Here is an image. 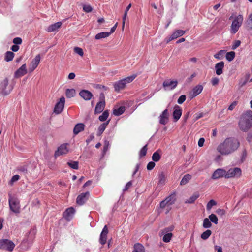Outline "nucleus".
I'll return each mask as SVG.
<instances>
[{"instance_id": "f257e3e1", "label": "nucleus", "mask_w": 252, "mask_h": 252, "mask_svg": "<svg viewBox=\"0 0 252 252\" xmlns=\"http://www.w3.org/2000/svg\"><path fill=\"white\" fill-rule=\"evenodd\" d=\"M240 145L238 139L234 137H228L218 146L217 150L221 155H228L236 151Z\"/></svg>"}, {"instance_id": "f03ea898", "label": "nucleus", "mask_w": 252, "mask_h": 252, "mask_svg": "<svg viewBox=\"0 0 252 252\" xmlns=\"http://www.w3.org/2000/svg\"><path fill=\"white\" fill-rule=\"evenodd\" d=\"M240 129L244 132L248 131L252 127V111L248 110L240 116L238 123Z\"/></svg>"}, {"instance_id": "7ed1b4c3", "label": "nucleus", "mask_w": 252, "mask_h": 252, "mask_svg": "<svg viewBox=\"0 0 252 252\" xmlns=\"http://www.w3.org/2000/svg\"><path fill=\"white\" fill-rule=\"evenodd\" d=\"M136 74H133L118 81L113 83L114 90L116 92H119L120 91L125 89L126 88V84L131 83L136 77Z\"/></svg>"}, {"instance_id": "20e7f679", "label": "nucleus", "mask_w": 252, "mask_h": 252, "mask_svg": "<svg viewBox=\"0 0 252 252\" xmlns=\"http://www.w3.org/2000/svg\"><path fill=\"white\" fill-rule=\"evenodd\" d=\"M8 202L10 210L16 214L19 213L20 205L19 200L9 194Z\"/></svg>"}, {"instance_id": "39448f33", "label": "nucleus", "mask_w": 252, "mask_h": 252, "mask_svg": "<svg viewBox=\"0 0 252 252\" xmlns=\"http://www.w3.org/2000/svg\"><path fill=\"white\" fill-rule=\"evenodd\" d=\"M243 16L241 14L235 18L231 26L230 32L231 33L235 34L237 32L243 23Z\"/></svg>"}, {"instance_id": "423d86ee", "label": "nucleus", "mask_w": 252, "mask_h": 252, "mask_svg": "<svg viewBox=\"0 0 252 252\" xmlns=\"http://www.w3.org/2000/svg\"><path fill=\"white\" fill-rule=\"evenodd\" d=\"M15 247V244L11 240L7 239H2L0 240V249L12 252Z\"/></svg>"}, {"instance_id": "0eeeda50", "label": "nucleus", "mask_w": 252, "mask_h": 252, "mask_svg": "<svg viewBox=\"0 0 252 252\" xmlns=\"http://www.w3.org/2000/svg\"><path fill=\"white\" fill-rule=\"evenodd\" d=\"M242 175V170L239 167L230 168L226 171L225 178H239Z\"/></svg>"}, {"instance_id": "6e6552de", "label": "nucleus", "mask_w": 252, "mask_h": 252, "mask_svg": "<svg viewBox=\"0 0 252 252\" xmlns=\"http://www.w3.org/2000/svg\"><path fill=\"white\" fill-rule=\"evenodd\" d=\"M65 104V98L62 96L60 98L59 101H58L55 105L54 112L56 114H60L63 110Z\"/></svg>"}, {"instance_id": "1a4fd4ad", "label": "nucleus", "mask_w": 252, "mask_h": 252, "mask_svg": "<svg viewBox=\"0 0 252 252\" xmlns=\"http://www.w3.org/2000/svg\"><path fill=\"white\" fill-rule=\"evenodd\" d=\"M185 33V31L182 30H176L173 32L172 35L168 38H166L165 39L166 42L167 43H168L171 41L182 36Z\"/></svg>"}, {"instance_id": "9d476101", "label": "nucleus", "mask_w": 252, "mask_h": 252, "mask_svg": "<svg viewBox=\"0 0 252 252\" xmlns=\"http://www.w3.org/2000/svg\"><path fill=\"white\" fill-rule=\"evenodd\" d=\"M41 57L40 54L37 55L32 60L29 67V71L30 72L33 71L38 66L40 63Z\"/></svg>"}, {"instance_id": "9b49d317", "label": "nucleus", "mask_w": 252, "mask_h": 252, "mask_svg": "<svg viewBox=\"0 0 252 252\" xmlns=\"http://www.w3.org/2000/svg\"><path fill=\"white\" fill-rule=\"evenodd\" d=\"M68 144H63L58 148L57 151L55 152V157H57L61 155L66 154L68 152L67 147Z\"/></svg>"}, {"instance_id": "f8f14e48", "label": "nucleus", "mask_w": 252, "mask_h": 252, "mask_svg": "<svg viewBox=\"0 0 252 252\" xmlns=\"http://www.w3.org/2000/svg\"><path fill=\"white\" fill-rule=\"evenodd\" d=\"M90 196L89 192L82 193L79 195L76 199V203L79 205H83L88 199Z\"/></svg>"}, {"instance_id": "ddd939ff", "label": "nucleus", "mask_w": 252, "mask_h": 252, "mask_svg": "<svg viewBox=\"0 0 252 252\" xmlns=\"http://www.w3.org/2000/svg\"><path fill=\"white\" fill-rule=\"evenodd\" d=\"M226 174V171L223 168H218L216 169L213 173L211 178L213 179H217L222 177H225Z\"/></svg>"}, {"instance_id": "4468645a", "label": "nucleus", "mask_w": 252, "mask_h": 252, "mask_svg": "<svg viewBox=\"0 0 252 252\" xmlns=\"http://www.w3.org/2000/svg\"><path fill=\"white\" fill-rule=\"evenodd\" d=\"M178 82L176 80H170L169 79L165 80L163 83V86L166 90L169 89L173 90L176 87Z\"/></svg>"}, {"instance_id": "2eb2a0df", "label": "nucleus", "mask_w": 252, "mask_h": 252, "mask_svg": "<svg viewBox=\"0 0 252 252\" xmlns=\"http://www.w3.org/2000/svg\"><path fill=\"white\" fill-rule=\"evenodd\" d=\"M160 124L165 125L169 120V113L168 109H165L159 117Z\"/></svg>"}, {"instance_id": "dca6fc26", "label": "nucleus", "mask_w": 252, "mask_h": 252, "mask_svg": "<svg viewBox=\"0 0 252 252\" xmlns=\"http://www.w3.org/2000/svg\"><path fill=\"white\" fill-rule=\"evenodd\" d=\"M27 73V70L26 68V64H24L15 71L14 73V77L15 78H18L24 76Z\"/></svg>"}, {"instance_id": "f3484780", "label": "nucleus", "mask_w": 252, "mask_h": 252, "mask_svg": "<svg viewBox=\"0 0 252 252\" xmlns=\"http://www.w3.org/2000/svg\"><path fill=\"white\" fill-rule=\"evenodd\" d=\"M182 114V108L179 106L176 105L174 106V111L173 113V116L175 121H177L180 118Z\"/></svg>"}, {"instance_id": "a211bd4d", "label": "nucleus", "mask_w": 252, "mask_h": 252, "mask_svg": "<svg viewBox=\"0 0 252 252\" xmlns=\"http://www.w3.org/2000/svg\"><path fill=\"white\" fill-rule=\"evenodd\" d=\"M79 95L85 100H90L93 96L92 93L86 90L81 91L79 93Z\"/></svg>"}, {"instance_id": "6ab92c4d", "label": "nucleus", "mask_w": 252, "mask_h": 252, "mask_svg": "<svg viewBox=\"0 0 252 252\" xmlns=\"http://www.w3.org/2000/svg\"><path fill=\"white\" fill-rule=\"evenodd\" d=\"M224 67V63L221 61L215 64V69L216 73L218 75H220L223 73V69Z\"/></svg>"}, {"instance_id": "aec40b11", "label": "nucleus", "mask_w": 252, "mask_h": 252, "mask_svg": "<svg viewBox=\"0 0 252 252\" xmlns=\"http://www.w3.org/2000/svg\"><path fill=\"white\" fill-rule=\"evenodd\" d=\"M75 213V210L73 207H70L66 209L63 213L64 218L67 220H70Z\"/></svg>"}, {"instance_id": "412c9836", "label": "nucleus", "mask_w": 252, "mask_h": 252, "mask_svg": "<svg viewBox=\"0 0 252 252\" xmlns=\"http://www.w3.org/2000/svg\"><path fill=\"white\" fill-rule=\"evenodd\" d=\"M203 88V86L201 85H198L194 87L192 89V92L190 93L191 98L200 94L202 91Z\"/></svg>"}, {"instance_id": "4be33fe9", "label": "nucleus", "mask_w": 252, "mask_h": 252, "mask_svg": "<svg viewBox=\"0 0 252 252\" xmlns=\"http://www.w3.org/2000/svg\"><path fill=\"white\" fill-rule=\"evenodd\" d=\"M105 106V101H100L98 102L95 106L94 113L95 114L100 113L103 111Z\"/></svg>"}, {"instance_id": "5701e85b", "label": "nucleus", "mask_w": 252, "mask_h": 252, "mask_svg": "<svg viewBox=\"0 0 252 252\" xmlns=\"http://www.w3.org/2000/svg\"><path fill=\"white\" fill-rule=\"evenodd\" d=\"M85 125L82 123L76 124L73 129V133L75 135L78 134L79 132L84 130Z\"/></svg>"}, {"instance_id": "b1692460", "label": "nucleus", "mask_w": 252, "mask_h": 252, "mask_svg": "<svg viewBox=\"0 0 252 252\" xmlns=\"http://www.w3.org/2000/svg\"><path fill=\"white\" fill-rule=\"evenodd\" d=\"M62 22H58L49 26L47 28V31L49 32H54L60 28L62 26Z\"/></svg>"}, {"instance_id": "393cba45", "label": "nucleus", "mask_w": 252, "mask_h": 252, "mask_svg": "<svg viewBox=\"0 0 252 252\" xmlns=\"http://www.w3.org/2000/svg\"><path fill=\"white\" fill-rule=\"evenodd\" d=\"M132 252H145V249L142 244L137 243L134 245Z\"/></svg>"}, {"instance_id": "a878e982", "label": "nucleus", "mask_w": 252, "mask_h": 252, "mask_svg": "<svg viewBox=\"0 0 252 252\" xmlns=\"http://www.w3.org/2000/svg\"><path fill=\"white\" fill-rule=\"evenodd\" d=\"M166 201L168 203V205L173 204L176 201V194L173 193L167 197L165 199Z\"/></svg>"}, {"instance_id": "bb28decb", "label": "nucleus", "mask_w": 252, "mask_h": 252, "mask_svg": "<svg viewBox=\"0 0 252 252\" xmlns=\"http://www.w3.org/2000/svg\"><path fill=\"white\" fill-rule=\"evenodd\" d=\"M125 111V107L124 106H121L118 108L114 109L113 113L114 115L118 116L122 115Z\"/></svg>"}, {"instance_id": "cd10ccee", "label": "nucleus", "mask_w": 252, "mask_h": 252, "mask_svg": "<svg viewBox=\"0 0 252 252\" xmlns=\"http://www.w3.org/2000/svg\"><path fill=\"white\" fill-rule=\"evenodd\" d=\"M110 35V33L108 32H101L96 34L95 38L96 40L101 39L108 37Z\"/></svg>"}, {"instance_id": "c85d7f7f", "label": "nucleus", "mask_w": 252, "mask_h": 252, "mask_svg": "<svg viewBox=\"0 0 252 252\" xmlns=\"http://www.w3.org/2000/svg\"><path fill=\"white\" fill-rule=\"evenodd\" d=\"M199 194L198 192L194 193L191 196L185 201L186 203H193L198 197Z\"/></svg>"}, {"instance_id": "c756f323", "label": "nucleus", "mask_w": 252, "mask_h": 252, "mask_svg": "<svg viewBox=\"0 0 252 252\" xmlns=\"http://www.w3.org/2000/svg\"><path fill=\"white\" fill-rule=\"evenodd\" d=\"M14 53L11 51H7L4 56V60L6 62H9L13 60L14 57Z\"/></svg>"}, {"instance_id": "7c9ffc66", "label": "nucleus", "mask_w": 252, "mask_h": 252, "mask_svg": "<svg viewBox=\"0 0 252 252\" xmlns=\"http://www.w3.org/2000/svg\"><path fill=\"white\" fill-rule=\"evenodd\" d=\"M76 92L74 89H67L65 91V95L67 98H71L75 95Z\"/></svg>"}, {"instance_id": "2f4dec72", "label": "nucleus", "mask_w": 252, "mask_h": 252, "mask_svg": "<svg viewBox=\"0 0 252 252\" xmlns=\"http://www.w3.org/2000/svg\"><path fill=\"white\" fill-rule=\"evenodd\" d=\"M110 122V120L107 121L106 122H104L102 123L99 127H98V135H101L103 131L105 130L106 127H107V125H108L109 123Z\"/></svg>"}, {"instance_id": "473e14b6", "label": "nucleus", "mask_w": 252, "mask_h": 252, "mask_svg": "<svg viewBox=\"0 0 252 252\" xmlns=\"http://www.w3.org/2000/svg\"><path fill=\"white\" fill-rule=\"evenodd\" d=\"M152 158L154 162H158L159 161L161 158V155L158 151H157L153 154Z\"/></svg>"}, {"instance_id": "72a5a7b5", "label": "nucleus", "mask_w": 252, "mask_h": 252, "mask_svg": "<svg viewBox=\"0 0 252 252\" xmlns=\"http://www.w3.org/2000/svg\"><path fill=\"white\" fill-rule=\"evenodd\" d=\"M191 177V175L189 174H186L184 175L180 182V185H184L186 184L190 180Z\"/></svg>"}, {"instance_id": "f704fd0d", "label": "nucleus", "mask_w": 252, "mask_h": 252, "mask_svg": "<svg viewBox=\"0 0 252 252\" xmlns=\"http://www.w3.org/2000/svg\"><path fill=\"white\" fill-rule=\"evenodd\" d=\"M225 57L227 61L231 62L234 59L235 57V53L234 51L227 52Z\"/></svg>"}, {"instance_id": "c9c22d12", "label": "nucleus", "mask_w": 252, "mask_h": 252, "mask_svg": "<svg viewBox=\"0 0 252 252\" xmlns=\"http://www.w3.org/2000/svg\"><path fill=\"white\" fill-rule=\"evenodd\" d=\"M109 116V112L108 110L104 111L102 115L99 116V120L101 122H104L107 120Z\"/></svg>"}, {"instance_id": "e433bc0d", "label": "nucleus", "mask_w": 252, "mask_h": 252, "mask_svg": "<svg viewBox=\"0 0 252 252\" xmlns=\"http://www.w3.org/2000/svg\"><path fill=\"white\" fill-rule=\"evenodd\" d=\"M212 234V231L210 230L207 229L201 235V238L203 240L207 239Z\"/></svg>"}, {"instance_id": "4c0bfd02", "label": "nucleus", "mask_w": 252, "mask_h": 252, "mask_svg": "<svg viewBox=\"0 0 252 252\" xmlns=\"http://www.w3.org/2000/svg\"><path fill=\"white\" fill-rule=\"evenodd\" d=\"M67 164L72 169H78V162L74 161H70L67 163Z\"/></svg>"}, {"instance_id": "58836bf2", "label": "nucleus", "mask_w": 252, "mask_h": 252, "mask_svg": "<svg viewBox=\"0 0 252 252\" xmlns=\"http://www.w3.org/2000/svg\"><path fill=\"white\" fill-rule=\"evenodd\" d=\"M225 53V50H221L219 51L217 53L215 54L214 55V57L215 59H217L218 60H221L222 59Z\"/></svg>"}, {"instance_id": "ea45409f", "label": "nucleus", "mask_w": 252, "mask_h": 252, "mask_svg": "<svg viewBox=\"0 0 252 252\" xmlns=\"http://www.w3.org/2000/svg\"><path fill=\"white\" fill-rule=\"evenodd\" d=\"M131 4L130 3L128 5V6L126 7V9L124 15L123 17V29L124 28V26H125V22H126V18L127 16V12L128 11L129 9L131 8Z\"/></svg>"}, {"instance_id": "a19ab883", "label": "nucleus", "mask_w": 252, "mask_h": 252, "mask_svg": "<svg viewBox=\"0 0 252 252\" xmlns=\"http://www.w3.org/2000/svg\"><path fill=\"white\" fill-rule=\"evenodd\" d=\"M212 226V223L208 218H205L203 220V227L204 228H209Z\"/></svg>"}, {"instance_id": "79ce46f5", "label": "nucleus", "mask_w": 252, "mask_h": 252, "mask_svg": "<svg viewBox=\"0 0 252 252\" xmlns=\"http://www.w3.org/2000/svg\"><path fill=\"white\" fill-rule=\"evenodd\" d=\"M107 238V234H103L101 233L100 238H99V242L102 245H104L106 243Z\"/></svg>"}, {"instance_id": "37998d69", "label": "nucleus", "mask_w": 252, "mask_h": 252, "mask_svg": "<svg viewBox=\"0 0 252 252\" xmlns=\"http://www.w3.org/2000/svg\"><path fill=\"white\" fill-rule=\"evenodd\" d=\"M172 236H173V234L171 232L168 233L167 234H165L163 236L162 240L164 242H166V243L169 242L171 240Z\"/></svg>"}, {"instance_id": "c03bdc74", "label": "nucleus", "mask_w": 252, "mask_h": 252, "mask_svg": "<svg viewBox=\"0 0 252 252\" xmlns=\"http://www.w3.org/2000/svg\"><path fill=\"white\" fill-rule=\"evenodd\" d=\"M209 220H210L211 222L217 224L218 223V219L216 215L214 214H211L209 216Z\"/></svg>"}, {"instance_id": "a18cd8bd", "label": "nucleus", "mask_w": 252, "mask_h": 252, "mask_svg": "<svg viewBox=\"0 0 252 252\" xmlns=\"http://www.w3.org/2000/svg\"><path fill=\"white\" fill-rule=\"evenodd\" d=\"M166 176L162 172L159 175V184H164L166 181Z\"/></svg>"}, {"instance_id": "49530a36", "label": "nucleus", "mask_w": 252, "mask_h": 252, "mask_svg": "<svg viewBox=\"0 0 252 252\" xmlns=\"http://www.w3.org/2000/svg\"><path fill=\"white\" fill-rule=\"evenodd\" d=\"M147 151V145H145L144 146L142 147L139 152V156L140 158L144 157L146 154Z\"/></svg>"}, {"instance_id": "de8ad7c7", "label": "nucleus", "mask_w": 252, "mask_h": 252, "mask_svg": "<svg viewBox=\"0 0 252 252\" xmlns=\"http://www.w3.org/2000/svg\"><path fill=\"white\" fill-rule=\"evenodd\" d=\"M216 205V201H214V200H211L208 202L206 205V209L207 210H210L213 206H215Z\"/></svg>"}, {"instance_id": "09e8293b", "label": "nucleus", "mask_w": 252, "mask_h": 252, "mask_svg": "<svg viewBox=\"0 0 252 252\" xmlns=\"http://www.w3.org/2000/svg\"><path fill=\"white\" fill-rule=\"evenodd\" d=\"M83 10L85 12L89 13L92 11L93 8L90 5L85 4L83 6Z\"/></svg>"}, {"instance_id": "8fccbe9b", "label": "nucleus", "mask_w": 252, "mask_h": 252, "mask_svg": "<svg viewBox=\"0 0 252 252\" xmlns=\"http://www.w3.org/2000/svg\"><path fill=\"white\" fill-rule=\"evenodd\" d=\"M247 27L251 29H252V14H251L247 21Z\"/></svg>"}, {"instance_id": "3c124183", "label": "nucleus", "mask_w": 252, "mask_h": 252, "mask_svg": "<svg viewBox=\"0 0 252 252\" xmlns=\"http://www.w3.org/2000/svg\"><path fill=\"white\" fill-rule=\"evenodd\" d=\"M18 170L23 173L24 174H26L28 173L27 166L26 165L19 167Z\"/></svg>"}, {"instance_id": "603ef678", "label": "nucleus", "mask_w": 252, "mask_h": 252, "mask_svg": "<svg viewBox=\"0 0 252 252\" xmlns=\"http://www.w3.org/2000/svg\"><path fill=\"white\" fill-rule=\"evenodd\" d=\"M74 51L76 53L78 54L80 56H83V54H84L83 51V50L81 48H79L78 47H75L74 48Z\"/></svg>"}, {"instance_id": "864d4df0", "label": "nucleus", "mask_w": 252, "mask_h": 252, "mask_svg": "<svg viewBox=\"0 0 252 252\" xmlns=\"http://www.w3.org/2000/svg\"><path fill=\"white\" fill-rule=\"evenodd\" d=\"M186 99V96L185 94L181 95L177 100V102L179 104H182Z\"/></svg>"}, {"instance_id": "5fc2aeb1", "label": "nucleus", "mask_w": 252, "mask_h": 252, "mask_svg": "<svg viewBox=\"0 0 252 252\" xmlns=\"http://www.w3.org/2000/svg\"><path fill=\"white\" fill-rule=\"evenodd\" d=\"M155 166V162L153 161H150L148 163L147 165V169L148 170H151L154 168Z\"/></svg>"}, {"instance_id": "6e6d98bb", "label": "nucleus", "mask_w": 252, "mask_h": 252, "mask_svg": "<svg viewBox=\"0 0 252 252\" xmlns=\"http://www.w3.org/2000/svg\"><path fill=\"white\" fill-rule=\"evenodd\" d=\"M22 42V40L20 37H15L13 40V43L16 45L21 44Z\"/></svg>"}, {"instance_id": "4d7b16f0", "label": "nucleus", "mask_w": 252, "mask_h": 252, "mask_svg": "<svg viewBox=\"0 0 252 252\" xmlns=\"http://www.w3.org/2000/svg\"><path fill=\"white\" fill-rule=\"evenodd\" d=\"M211 82L213 86H216L218 84L219 82V79L217 77H213Z\"/></svg>"}, {"instance_id": "13d9d810", "label": "nucleus", "mask_w": 252, "mask_h": 252, "mask_svg": "<svg viewBox=\"0 0 252 252\" xmlns=\"http://www.w3.org/2000/svg\"><path fill=\"white\" fill-rule=\"evenodd\" d=\"M241 44V41L240 40H235L232 46V49L235 50L237 48H238Z\"/></svg>"}, {"instance_id": "bf43d9fd", "label": "nucleus", "mask_w": 252, "mask_h": 252, "mask_svg": "<svg viewBox=\"0 0 252 252\" xmlns=\"http://www.w3.org/2000/svg\"><path fill=\"white\" fill-rule=\"evenodd\" d=\"M216 213L219 216H222L223 215H225V211L223 209H218L216 211Z\"/></svg>"}, {"instance_id": "052dcab7", "label": "nucleus", "mask_w": 252, "mask_h": 252, "mask_svg": "<svg viewBox=\"0 0 252 252\" xmlns=\"http://www.w3.org/2000/svg\"><path fill=\"white\" fill-rule=\"evenodd\" d=\"M247 140L249 143H251L252 140V131H249L247 136L246 138Z\"/></svg>"}, {"instance_id": "680f3d73", "label": "nucleus", "mask_w": 252, "mask_h": 252, "mask_svg": "<svg viewBox=\"0 0 252 252\" xmlns=\"http://www.w3.org/2000/svg\"><path fill=\"white\" fill-rule=\"evenodd\" d=\"M132 186V182L131 181L128 182L126 184L125 188L123 189L124 191L127 190Z\"/></svg>"}, {"instance_id": "e2e57ef3", "label": "nucleus", "mask_w": 252, "mask_h": 252, "mask_svg": "<svg viewBox=\"0 0 252 252\" xmlns=\"http://www.w3.org/2000/svg\"><path fill=\"white\" fill-rule=\"evenodd\" d=\"M168 205V203L166 201V200L162 201L160 203V207L161 208H164L166 206Z\"/></svg>"}, {"instance_id": "0e129e2a", "label": "nucleus", "mask_w": 252, "mask_h": 252, "mask_svg": "<svg viewBox=\"0 0 252 252\" xmlns=\"http://www.w3.org/2000/svg\"><path fill=\"white\" fill-rule=\"evenodd\" d=\"M237 102L236 101H234L228 107V110H233L234 108H235V107L237 105Z\"/></svg>"}, {"instance_id": "69168bd1", "label": "nucleus", "mask_w": 252, "mask_h": 252, "mask_svg": "<svg viewBox=\"0 0 252 252\" xmlns=\"http://www.w3.org/2000/svg\"><path fill=\"white\" fill-rule=\"evenodd\" d=\"M19 49V47L17 45H13L11 47V50L13 52H17Z\"/></svg>"}, {"instance_id": "338daca9", "label": "nucleus", "mask_w": 252, "mask_h": 252, "mask_svg": "<svg viewBox=\"0 0 252 252\" xmlns=\"http://www.w3.org/2000/svg\"><path fill=\"white\" fill-rule=\"evenodd\" d=\"M94 138V136L93 134H91L89 136V137L86 139V142L87 144H88L92 140H93Z\"/></svg>"}, {"instance_id": "774afa93", "label": "nucleus", "mask_w": 252, "mask_h": 252, "mask_svg": "<svg viewBox=\"0 0 252 252\" xmlns=\"http://www.w3.org/2000/svg\"><path fill=\"white\" fill-rule=\"evenodd\" d=\"M205 140L203 138H200L198 142V145L199 147H202L203 145V144L204 143Z\"/></svg>"}]
</instances>
